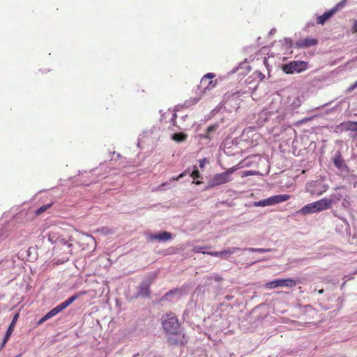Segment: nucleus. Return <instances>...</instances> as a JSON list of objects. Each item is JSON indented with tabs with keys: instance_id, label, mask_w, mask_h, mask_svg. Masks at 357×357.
<instances>
[{
	"instance_id": "obj_4",
	"label": "nucleus",
	"mask_w": 357,
	"mask_h": 357,
	"mask_svg": "<svg viewBox=\"0 0 357 357\" xmlns=\"http://www.w3.org/2000/svg\"><path fill=\"white\" fill-rule=\"evenodd\" d=\"M297 282L291 278L287 279H277L266 284L267 289H274L279 287H286L289 288L295 287Z\"/></svg>"
},
{
	"instance_id": "obj_3",
	"label": "nucleus",
	"mask_w": 357,
	"mask_h": 357,
	"mask_svg": "<svg viewBox=\"0 0 357 357\" xmlns=\"http://www.w3.org/2000/svg\"><path fill=\"white\" fill-rule=\"evenodd\" d=\"M308 67V63L303 61H293L282 67V70L287 74L294 73H301L305 70Z\"/></svg>"
},
{
	"instance_id": "obj_30",
	"label": "nucleus",
	"mask_w": 357,
	"mask_h": 357,
	"mask_svg": "<svg viewBox=\"0 0 357 357\" xmlns=\"http://www.w3.org/2000/svg\"><path fill=\"white\" fill-rule=\"evenodd\" d=\"M355 88H357V81L355 82L349 89V91H351L354 89Z\"/></svg>"
},
{
	"instance_id": "obj_33",
	"label": "nucleus",
	"mask_w": 357,
	"mask_h": 357,
	"mask_svg": "<svg viewBox=\"0 0 357 357\" xmlns=\"http://www.w3.org/2000/svg\"><path fill=\"white\" fill-rule=\"evenodd\" d=\"M198 100H199V99H195L193 103L195 104V103L197 102Z\"/></svg>"
},
{
	"instance_id": "obj_22",
	"label": "nucleus",
	"mask_w": 357,
	"mask_h": 357,
	"mask_svg": "<svg viewBox=\"0 0 357 357\" xmlns=\"http://www.w3.org/2000/svg\"><path fill=\"white\" fill-rule=\"evenodd\" d=\"M218 124H213V125H211L210 126H208L206 129V131L211 134L212 132H214L216 131V130L218 129Z\"/></svg>"
},
{
	"instance_id": "obj_17",
	"label": "nucleus",
	"mask_w": 357,
	"mask_h": 357,
	"mask_svg": "<svg viewBox=\"0 0 357 357\" xmlns=\"http://www.w3.org/2000/svg\"><path fill=\"white\" fill-rule=\"evenodd\" d=\"M138 294L141 295V296H149V294H150V292H149V284L147 283V282H142L140 284Z\"/></svg>"
},
{
	"instance_id": "obj_27",
	"label": "nucleus",
	"mask_w": 357,
	"mask_h": 357,
	"mask_svg": "<svg viewBox=\"0 0 357 357\" xmlns=\"http://www.w3.org/2000/svg\"><path fill=\"white\" fill-rule=\"evenodd\" d=\"M178 291H179V289H175L171 290L169 292L166 293L165 296V297H168L169 295L176 294Z\"/></svg>"
},
{
	"instance_id": "obj_18",
	"label": "nucleus",
	"mask_w": 357,
	"mask_h": 357,
	"mask_svg": "<svg viewBox=\"0 0 357 357\" xmlns=\"http://www.w3.org/2000/svg\"><path fill=\"white\" fill-rule=\"evenodd\" d=\"M187 135L183 132L175 133L172 135V139L177 142H181L187 139Z\"/></svg>"
},
{
	"instance_id": "obj_10",
	"label": "nucleus",
	"mask_w": 357,
	"mask_h": 357,
	"mask_svg": "<svg viewBox=\"0 0 357 357\" xmlns=\"http://www.w3.org/2000/svg\"><path fill=\"white\" fill-rule=\"evenodd\" d=\"M334 165L341 171L349 172V167L345 163L340 152H337L333 158Z\"/></svg>"
},
{
	"instance_id": "obj_8",
	"label": "nucleus",
	"mask_w": 357,
	"mask_h": 357,
	"mask_svg": "<svg viewBox=\"0 0 357 357\" xmlns=\"http://www.w3.org/2000/svg\"><path fill=\"white\" fill-rule=\"evenodd\" d=\"M318 43V40L316 38H305L298 40L295 43V47L296 48H307L312 46H315Z\"/></svg>"
},
{
	"instance_id": "obj_31",
	"label": "nucleus",
	"mask_w": 357,
	"mask_h": 357,
	"mask_svg": "<svg viewBox=\"0 0 357 357\" xmlns=\"http://www.w3.org/2000/svg\"><path fill=\"white\" fill-rule=\"evenodd\" d=\"M184 174H185L184 173H182V174H181L180 175H178L176 178H173V180H176V181H178V179H180V178H183V176H184Z\"/></svg>"
},
{
	"instance_id": "obj_25",
	"label": "nucleus",
	"mask_w": 357,
	"mask_h": 357,
	"mask_svg": "<svg viewBox=\"0 0 357 357\" xmlns=\"http://www.w3.org/2000/svg\"><path fill=\"white\" fill-rule=\"evenodd\" d=\"M204 248H206V247H202V246L197 245L192 248V251L196 253H199V252L203 253L204 251H202V250Z\"/></svg>"
},
{
	"instance_id": "obj_16",
	"label": "nucleus",
	"mask_w": 357,
	"mask_h": 357,
	"mask_svg": "<svg viewBox=\"0 0 357 357\" xmlns=\"http://www.w3.org/2000/svg\"><path fill=\"white\" fill-rule=\"evenodd\" d=\"M270 197L271 199L272 205H274L289 200L291 198V196L287 194H283L274 195Z\"/></svg>"
},
{
	"instance_id": "obj_20",
	"label": "nucleus",
	"mask_w": 357,
	"mask_h": 357,
	"mask_svg": "<svg viewBox=\"0 0 357 357\" xmlns=\"http://www.w3.org/2000/svg\"><path fill=\"white\" fill-rule=\"evenodd\" d=\"M247 250L252 252H261V253L268 252L271 250L269 248L266 249V248H249Z\"/></svg>"
},
{
	"instance_id": "obj_28",
	"label": "nucleus",
	"mask_w": 357,
	"mask_h": 357,
	"mask_svg": "<svg viewBox=\"0 0 357 357\" xmlns=\"http://www.w3.org/2000/svg\"><path fill=\"white\" fill-rule=\"evenodd\" d=\"M201 136H202V137L207 139H211V134L208 133L206 130L205 133L202 134Z\"/></svg>"
},
{
	"instance_id": "obj_32",
	"label": "nucleus",
	"mask_w": 357,
	"mask_h": 357,
	"mask_svg": "<svg viewBox=\"0 0 357 357\" xmlns=\"http://www.w3.org/2000/svg\"><path fill=\"white\" fill-rule=\"evenodd\" d=\"M323 293H324V289H323L319 291V294H321Z\"/></svg>"
},
{
	"instance_id": "obj_11",
	"label": "nucleus",
	"mask_w": 357,
	"mask_h": 357,
	"mask_svg": "<svg viewBox=\"0 0 357 357\" xmlns=\"http://www.w3.org/2000/svg\"><path fill=\"white\" fill-rule=\"evenodd\" d=\"M340 4L329 11L324 13L322 15L317 17V23L318 24H324L328 19H330L339 9Z\"/></svg>"
},
{
	"instance_id": "obj_7",
	"label": "nucleus",
	"mask_w": 357,
	"mask_h": 357,
	"mask_svg": "<svg viewBox=\"0 0 357 357\" xmlns=\"http://www.w3.org/2000/svg\"><path fill=\"white\" fill-rule=\"evenodd\" d=\"M214 77L213 73H208L202 78L199 88L203 89L204 93L212 89L215 86L216 81L213 80Z\"/></svg>"
},
{
	"instance_id": "obj_26",
	"label": "nucleus",
	"mask_w": 357,
	"mask_h": 357,
	"mask_svg": "<svg viewBox=\"0 0 357 357\" xmlns=\"http://www.w3.org/2000/svg\"><path fill=\"white\" fill-rule=\"evenodd\" d=\"M50 206V205H47V206H41L40 208H39L38 210H37V214H40L42 213L43 212H44L47 208H49Z\"/></svg>"
},
{
	"instance_id": "obj_29",
	"label": "nucleus",
	"mask_w": 357,
	"mask_h": 357,
	"mask_svg": "<svg viewBox=\"0 0 357 357\" xmlns=\"http://www.w3.org/2000/svg\"><path fill=\"white\" fill-rule=\"evenodd\" d=\"M351 30L353 33H357V21L354 22Z\"/></svg>"
},
{
	"instance_id": "obj_13",
	"label": "nucleus",
	"mask_w": 357,
	"mask_h": 357,
	"mask_svg": "<svg viewBox=\"0 0 357 357\" xmlns=\"http://www.w3.org/2000/svg\"><path fill=\"white\" fill-rule=\"evenodd\" d=\"M172 238V234L167 231H162L160 234H151L149 236V239L151 241H167Z\"/></svg>"
},
{
	"instance_id": "obj_12",
	"label": "nucleus",
	"mask_w": 357,
	"mask_h": 357,
	"mask_svg": "<svg viewBox=\"0 0 357 357\" xmlns=\"http://www.w3.org/2000/svg\"><path fill=\"white\" fill-rule=\"evenodd\" d=\"M241 250L239 248H231L222 251L217 252H203V254H206L213 257H223L227 255H231L235 253L236 251Z\"/></svg>"
},
{
	"instance_id": "obj_24",
	"label": "nucleus",
	"mask_w": 357,
	"mask_h": 357,
	"mask_svg": "<svg viewBox=\"0 0 357 357\" xmlns=\"http://www.w3.org/2000/svg\"><path fill=\"white\" fill-rule=\"evenodd\" d=\"M291 323L294 325L295 328H299L300 327L305 326V324L301 323L297 321H291Z\"/></svg>"
},
{
	"instance_id": "obj_6",
	"label": "nucleus",
	"mask_w": 357,
	"mask_h": 357,
	"mask_svg": "<svg viewBox=\"0 0 357 357\" xmlns=\"http://www.w3.org/2000/svg\"><path fill=\"white\" fill-rule=\"evenodd\" d=\"M85 292H79V294H74L72 296L69 297L68 299H66L65 301L61 303V304L58 305L56 307L51 310L49 312L53 317L54 316L56 315L60 312L65 310L67 307H68L70 304H72L76 299L78 298V297L81 295H84Z\"/></svg>"
},
{
	"instance_id": "obj_1",
	"label": "nucleus",
	"mask_w": 357,
	"mask_h": 357,
	"mask_svg": "<svg viewBox=\"0 0 357 357\" xmlns=\"http://www.w3.org/2000/svg\"><path fill=\"white\" fill-rule=\"evenodd\" d=\"M162 326L170 345H183L187 342L177 317L173 312H167L161 318Z\"/></svg>"
},
{
	"instance_id": "obj_9",
	"label": "nucleus",
	"mask_w": 357,
	"mask_h": 357,
	"mask_svg": "<svg viewBox=\"0 0 357 357\" xmlns=\"http://www.w3.org/2000/svg\"><path fill=\"white\" fill-rule=\"evenodd\" d=\"M72 247H73L72 243H70L66 241H61L60 242V244H59L57 245V249H59V250L61 251L62 253L64 254L63 259L66 260H68L69 257L73 254Z\"/></svg>"
},
{
	"instance_id": "obj_34",
	"label": "nucleus",
	"mask_w": 357,
	"mask_h": 357,
	"mask_svg": "<svg viewBox=\"0 0 357 357\" xmlns=\"http://www.w3.org/2000/svg\"><path fill=\"white\" fill-rule=\"evenodd\" d=\"M220 279V278H219V277L215 278L216 280H219Z\"/></svg>"
},
{
	"instance_id": "obj_36",
	"label": "nucleus",
	"mask_w": 357,
	"mask_h": 357,
	"mask_svg": "<svg viewBox=\"0 0 357 357\" xmlns=\"http://www.w3.org/2000/svg\"><path fill=\"white\" fill-rule=\"evenodd\" d=\"M165 184H166V183H162V186H165Z\"/></svg>"
},
{
	"instance_id": "obj_14",
	"label": "nucleus",
	"mask_w": 357,
	"mask_h": 357,
	"mask_svg": "<svg viewBox=\"0 0 357 357\" xmlns=\"http://www.w3.org/2000/svg\"><path fill=\"white\" fill-rule=\"evenodd\" d=\"M340 130L343 131H357V122L356 121H344L341 123L337 127Z\"/></svg>"
},
{
	"instance_id": "obj_23",
	"label": "nucleus",
	"mask_w": 357,
	"mask_h": 357,
	"mask_svg": "<svg viewBox=\"0 0 357 357\" xmlns=\"http://www.w3.org/2000/svg\"><path fill=\"white\" fill-rule=\"evenodd\" d=\"M190 176L193 179L199 178H200V173L199 170L195 168L191 173Z\"/></svg>"
},
{
	"instance_id": "obj_5",
	"label": "nucleus",
	"mask_w": 357,
	"mask_h": 357,
	"mask_svg": "<svg viewBox=\"0 0 357 357\" xmlns=\"http://www.w3.org/2000/svg\"><path fill=\"white\" fill-rule=\"evenodd\" d=\"M234 169H229L227 171L215 174L210 181L211 186H217L228 183L231 181L229 176L233 173Z\"/></svg>"
},
{
	"instance_id": "obj_15",
	"label": "nucleus",
	"mask_w": 357,
	"mask_h": 357,
	"mask_svg": "<svg viewBox=\"0 0 357 357\" xmlns=\"http://www.w3.org/2000/svg\"><path fill=\"white\" fill-rule=\"evenodd\" d=\"M18 317H19V314L17 313L15 314V316L13 317V319L12 320V322L11 324H10L7 331H6V333L5 335V337L3 338V346L8 342V340H9L10 335H12L13 332L14 331V328H15V324L18 319Z\"/></svg>"
},
{
	"instance_id": "obj_19",
	"label": "nucleus",
	"mask_w": 357,
	"mask_h": 357,
	"mask_svg": "<svg viewBox=\"0 0 357 357\" xmlns=\"http://www.w3.org/2000/svg\"><path fill=\"white\" fill-rule=\"evenodd\" d=\"M254 205L255 206H262V207L266 206H271L272 203H271V197L255 202Z\"/></svg>"
},
{
	"instance_id": "obj_2",
	"label": "nucleus",
	"mask_w": 357,
	"mask_h": 357,
	"mask_svg": "<svg viewBox=\"0 0 357 357\" xmlns=\"http://www.w3.org/2000/svg\"><path fill=\"white\" fill-rule=\"evenodd\" d=\"M334 199H321L319 201L308 204L304 206L300 211L299 213L303 215H307L311 213H315L321 212L331 208Z\"/></svg>"
},
{
	"instance_id": "obj_35",
	"label": "nucleus",
	"mask_w": 357,
	"mask_h": 357,
	"mask_svg": "<svg viewBox=\"0 0 357 357\" xmlns=\"http://www.w3.org/2000/svg\"><path fill=\"white\" fill-rule=\"evenodd\" d=\"M199 183H201V182H199V181L196 182V184H199Z\"/></svg>"
},
{
	"instance_id": "obj_21",
	"label": "nucleus",
	"mask_w": 357,
	"mask_h": 357,
	"mask_svg": "<svg viewBox=\"0 0 357 357\" xmlns=\"http://www.w3.org/2000/svg\"><path fill=\"white\" fill-rule=\"evenodd\" d=\"M52 315L50 314V312H47L44 317H43L38 322H37V324L38 325H40L42 324L43 323H44L45 321H46L47 320L50 319V318H52Z\"/></svg>"
},
{
	"instance_id": "obj_37",
	"label": "nucleus",
	"mask_w": 357,
	"mask_h": 357,
	"mask_svg": "<svg viewBox=\"0 0 357 357\" xmlns=\"http://www.w3.org/2000/svg\"><path fill=\"white\" fill-rule=\"evenodd\" d=\"M337 200H340V197H337L336 199Z\"/></svg>"
}]
</instances>
